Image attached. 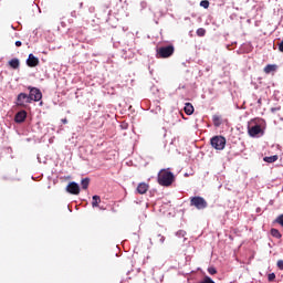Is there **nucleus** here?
<instances>
[{
  "instance_id": "1a4fd4ad",
  "label": "nucleus",
  "mask_w": 283,
  "mask_h": 283,
  "mask_svg": "<svg viewBox=\"0 0 283 283\" xmlns=\"http://www.w3.org/2000/svg\"><path fill=\"white\" fill-rule=\"evenodd\" d=\"M27 65L28 67H36L39 65V57L34 56V54H29V57L27 59Z\"/></svg>"
},
{
  "instance_id": "39448f33",
  "label": "nucleus",
  "mask_w": 283,
  "mask_h": 283,
  "mask_svg": "<svg viewBox=\"0 0 283 283\" xmlns=\"http://www.w3.org/2000/svg\"><path fill=\"white\" fill-rule=\"evenodd\" d=\"M32 103V98H30V95L25 93H20L17 96L15 105L17 107H28Z\"/></svg>"
},
{
  "instance_id": "9b49d317",
  "label": "nucleus",
  "mask_w": 283,
  "mask_h": 283,
  "mask_svg": "<svg viewBox=\"0 0 283 283\" xmlns=\"http://www.w3.org/2000/svg\"><path fill=\"white\" fill-rule=\"evenodd\" d=\"M136 191H137V193H139L140 196L145 195L147 191H149V185L146 184V182H140V184L137 186Z\"/></svg>"
},
{
  "instance_id": "6ab92c4d",
  "label": "nucleus",
  "mask_w": 283,
  "mask_h": 283,
  "mask_svg": "<svg viewBox=\"0 0 283 283\" xmlns=\"http://www.w3.org/2000/svg\"><path fill=\"white\" fill-rule=\"evenodd\" d=\"M82 189H87L90 187V178H84L81 181Z\"/></svg>"
},
{
  "instance_id": "423d86ee",
  "label": "nucleus",
  "mask_w": 283,
  "mask_h": 283,
  "mask_svg": "<svg viewBox=\"0 0 283 283\" xmlns=\"http://www.w3.org/2000/svg\"><path fill=\"white\" fill-rule=\"evenodd\" d=\"M28 90L30 92L29 98H31V103L32 101H34L35 103H39V101L43 98V93H41V90L32 86H28Z\"/></svg>"
},
{
  "instance_id": "2f4dec72",
  "label": "nucleus",
  "mask_w": 283,
  "mask_h": 283,
  "mask_svg": "<svg viewBox=\"0 0 283 283\" xmlns=\"http://www.w3.org/2000/svg\"><path fill=\"white\" fill-rule=\"evenodd\" d=\"M259 103H262V101H261V99H259Z\"/></svg>"
},
{
  "instance_id": "f257e3e1",
  "label": "nucleus",
  "mask_w": 283,
  "mask_h": 283,
  "mask_svg": "<svg viewBox=\"0 0 283 283\" xmlns=\"http://www.w3.org/2000/svg\"><path fill=\"white\" fill-rule=\"evenodd\" d=\"M157 180L161 187H171V185L174 184L175 177H174V174L169 171V169H161L158 172Z\"/></svg>"
},
{
  "instance_id": "5701e85b",
  "label": "nucleus",
  "mask_w": 283,
  "mask_h": 283,
  "mask_svg": "<svg viewBox=\"0 0 283 283\" xmlns=\"http://www.w3.org/2000/svg\"><path fill=\"white\" fill-rule=\"evenodd\" d=\"M268 281H269V282H275V273H270V274L268 275Z\"/></svg>"
},
{
  "instance_id": "f8f14e48",
  "label": "nucleus",
  "mask_w": 283,
  "mask_h": 283,
  "mask_svg": "<svg viewBox=\"0 0 283 283\" xmlns=\"http://www.w3.org/2000/svg\"><path fill=\"white\" fill-rule=\"evenodd\" d=\"M9 66L11 70H19V67H21V61H19V59L14 57L9 61Z\"/></svg>"
},
{
  "instance_id": "0eeeda50",
  "label": "nucleus",
  "mask_w": 283,
  "mask_h": 283,
  "mask_svg": "<svg viewBox=\"0 0 283 283\" xmlns=\"http://www.w3.org/2000/svg\"><path fill=\"white\" fill-rule=\"evenodd\" d=\"M66 191L72 196H78V193H81V187L78 186V184L72 181L66 186Z\"/></svg>"
},
{
  "instance_id": "7ed1b4c3",
  "label": "nucleus",
  "mask_w": 283,
  "mask_h": 283,
  "mask_svg": "<svg viewBox=\"0 0 283 283\" xmlns=\"http://www.w3.org/2000/svg\"><path fill=\"white\" fill-rule=\"evenodd\" d=\"M174 52H176L174 45L160 46L157 48L156 56L157 59H169V56L174 55Z\"/></svg>"
},
{
  "instance_id": "f3484780",
  "label": "nucleus",
  "mask_w": 283,
  "mask_h": 283,
  "mask_svg": "<svg viewBox=\"0 0 283 283\" xmlns=\"http://www.w3.org/2000/svg\"><path fill=\"white\" fill-rule=\"evenodd\" d=\"M277 158H279L277 155H273L270 157H264L263 160L264 163H276Z\"/></svg>"
},
{
  "instance_id": "7c9ffc66",
  "label": "nucleus",
  "mask_w": 283,
  "mask_h": 283,
  "mask_svg": "<svg viewBox=\"0 0 283 283\" xmlns=\"http://www.w3.org/2000/svg\"><path fill=\"white\" fill-rule=\"evenodd\" d=\"M160 240H161V242H165V237H161V239H160Z\"/></svg>"
},
{
  "instance_id": "4468645a",
  "label": "nucleus",
  "mask_w": 283,
  "mask_h": 283,
  "mask_svg": "<svg viewBox=\"0 0 283 283\" xmlns=\"http://www.w3.org/2000/svg\"><path fill=\"white\" fill-rule=\"evenodd\" d=\"M263 72L265 74H271V72H277V65L276 64H268L264 69Z\"/></svg>"
},
{
  "instance_id": "a211bd4d",
  "label": "nucleus",
  "mask_w": 283,
  "mask_h": 283,
  "mask_svg": "<svg viewBox=\"0 0 283 283\" xmlns=\"http://www.w3.org/2000/svg\"><path fill=\"white\" fill-rule=\"evenodd\" d=\"M271 235H272L273 238H277V240H280V238H282V233H280V230H277V229H275V228H273V229L271 230Z\"/></svg>"
},
{
  "instance_id": "2eb2a0df",
  "label": "nucleus",
  "mask_w": 283,
  "mask_h": 283,
  "mask_svg": "<svg viewBox=\"0 0 283 283\" xmlns=\"http://www.w3.org/2000/svg\"><path fill=\"white\" fill-rule=\"evenodd\" d=\"M212 123L214 127H220V125H222V117L220 115H213Z\"/></svg>"
},
{
  "instance_id": "c85d7f7f",
  "label": "nucleus",
  "mask_w": 283,
  "mask_h": 283,
  "mask_svg": "<svg viewBox=\"0 0 283 283\" xmlns=\"http://www.w3.org/2000/svg\"><path fill=\"white\" fill-rule=\"evenodd\" d=\"M63 125H67V118L62 119Z\"/></svg>"
},
{
  "instance_id": "ddd939ff",
  "label": "nucleus",
  "mask_w": 283,
  "mask_h": 283,
  "mask_svg": "<svg viewBox=\"0 0 283 283\" xmlns=\"http://www.w3.org/2000/svg\"><path fill=\"white\" fill-rule=\"evenodd\" d=\"M184 112H185V114H187V116H191V114H193V112H195L193 104L186 103V105L184 107Z\"/></svg>"
},
{
  "instance_id": "6e6552de",
  "label": "nucleus",
  "mask_w": 283,
  "mask_h": 283,
  "mask_svg": "<svg viewBox=\"0 0 283 283\" xmlns=\"http://www.w3.org/2000/svg\"><path fill=\"white\" fill-rule=\"evenodd\" d=\"M248 134L252 138H255V136H258V134H262V127L260 125H255V126L249 127L248 128Z\"/></svg>"
},
{
  "instance_id": "20e7f679",
  "label": "nucleus",
  "mask_w": 283,
  "mask_h": 283,
  "mask_svg": "<svg viewBox=\"0 0 283 283\" xmlns=\"http://www.w3.org/2000/svg\"><path fill=\"white\" fill-rule=\"evenodd\" d=\"M190 207H196V209L202 210L209 207L207 200L202 197H192L190 198Z\"/></svg>"
},
{
  "instance_id": "a878e982",
  "label": "nucleus",
  "mask_w": 283,
  "mask_h": 283,
  "mask_svg": "<svg viewBox=\"0 0 283 283\" xmlns=\"http://www.w3.org/2000/svg\"><path fill=\"white\" fill-rule=\"evenodd\" d=\"M21 45H23V43H22L21 41H17V42H15V46H17V48H21Z\"/></svg>"
},
{
  "instance_id": "c756f323",
  "label": "nucleus",
  "mask_w": 283,
  "mask_h": 283,
  "mask_svg": "<svg viewBox=\"0 0 283 283\" xmlns=\"http://www.w3.org/2000/svg\"><path fill=\"white\" fill-rule=\"evenodd\" d=\"M179 115L185 118V114L182 112H179Z\"/></svg>"
},
{
  "instance_id": "393cba45",
  "label": "nucleus",
  "mask_w": 283,
  "mask_h": 283,
  "mask_svg": "<svg viewBox=\"0 0 283 283\" xmlns=\"http://www.w3.org/2000/svg\"><path fill=\"white\" fill-rule=\"evenodd\" d=\"M282 109V107L277 106V107H272L271 112L272 114H275V112H280Z\"/></svg>"
},
{
  "instance_id": "bb28decb",
  "label": "nucleus",
  "mask_w": 283,
  "mask_h": 283,
  "mask_svg": "<svg viewBox=\"0 0 283 283\" xmlns=\"http://www.w3.org/2000/svg\"><path fill=\"white\" fill-rule=\"evenodd\" d=\"M279 50H280L281 52H283V40H282L281 43L279 44Z\"/></svg>"
},
{
  "instance_id": "f03ea898",
  "label": "nucleus",
  "mask_w": 283,
  "mask_h": 283,
  "mask_svg": "<svg viewBox=\"0 0 283 283\" xmlns=\"http://www.w3.org/2000/svg\"><path fill=\"white\" fill-rule=\"evenodd\" d=\"M210 145L213 149H217V151H222V149L227 147V138L220 135L213 136L210 139Z\"/></svg>"
},
{
  "instance_id": "4be33fe9",
  "label": "nucleus",
  "mask_w": 283,
  "mask_h": 283,
  "mask_svg": "<svg viewBox=\"0 0 283 283\" xmlns=\"http://www.w3.org/2000/svg\"><path fill=\"white\" fill-rule=\"evenodd\" d=\"M208 273L210 275H216V273H218V270H216V268L211 266V268H208Z\"/></svg>"
},
{
  "instance_id": "dca6fc26",
  "label": "nucleus",
  "mask_w": 283,
  "mask_h": 283,
  "mask_svg": "<svg viewBox=\"0 0 283 283\" xmlns=\"http://www.w3.org/2000/svg\"><path fill=\"white\" fill-rule=\"evenodd\" d=\"M98 205H101V196L95 195V196H93L92 207L96 208V207H98Z\"/></svg>"
},
{
  "instance_id": "cd10ccee",
  "label": "nucleus",
  "mask_w": 283,
  "mask_h": 283,
  "mask_svg": "<svg viewBox=\"0 0 283 283\" xmlns=\"http://www.w3.org/2000/svg\"><path fill=\"white\" fill-rule=\"evenodd\" d=\"M178 238H185V232L180 231Z\"/></svg>"
},
{
  "instance_id": "b1692460",
  "label": "nucleus",
  "mask_w": 283,
  "mask_h": 283,
  "mask_svg": "<svg viewBox=\"0 0 283 283\" xmlns=\"http://www.w3.org/2000/svg\"><path fill=\"white\" fill-rule=\"evenodd\" d=\"M276 266H277V269H280V271H283V260H279L276 262Z\"/></svg>"
},
{
  "instance_id": "aec40b11",
  "label": "nucleus",
  "mask_w": 283,
  "mask_h": 283,
  "mask_svg": "<svg viewBox=\"0 0 283 283\" xmlns=\"http://www.w3.org/2000/svg\"><path fill=\"white\" fill-rule=\"evenodd\" d=\"M207 34V30H205L203 28H199L197 30V35L198 36H205Z\"/></svg>"
},
{
  "instance_id": "9d476101",
  "label": "nucleus",
  "mask_w": 283,
  "mask_h": 283,
  "mask_svg": "<svg viewBox=\"0 0 283 283\" xmlns=\"http://www.w3.org/2000/svg\"><path fill=\"white\" fill-rule=\"evenodd\" d=\"M25 118H28V112L20 111L15 114L14 120L15 123H24Z\"/></svg>"
},
{
  "instance_id": "412c9836",
  "label": "nucleus",
  "mask_w": 283,
  "mask_h": 283,
  "mask_svg": "<svg viewBox=\"0 0 283 283\" xmlns=\"http://www.w3.org/2000/svg\"><path fill=\"white\" fill-rule=\"evenodd\" d=\"M200 6H201V8H205L207 10V8H209V0H202L200 2Z\"/></svg>"
}]
</instances>
